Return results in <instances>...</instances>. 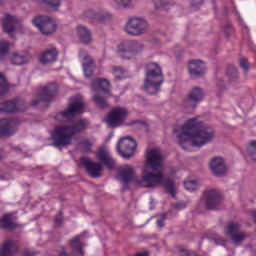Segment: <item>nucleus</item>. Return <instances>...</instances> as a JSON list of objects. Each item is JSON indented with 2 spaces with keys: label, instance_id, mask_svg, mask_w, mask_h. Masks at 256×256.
I'll use <instances>...</instances> for the list:
<instances>
[{
  "label": "nucleus",
  "instance_id": "obj_1",
  "mask_svg": "<svg viewBox=\"0 0 256 256\" xmlns=\"http://www.w3.org/2000/svg\"><path fill=\"white\" fill-rule=\"evenodd\" d=\"M163 156L158 149H152L148 151L147 167L143 170L142 177L137 178L135 176V170L129 166H125L120 170V174L117 176L118 181L124 183L123 189H129L127 183H136L138 187H144L146 189H153L163 183L165 189L172 197H175V184L172 180L165 179L163 176Z\"/></svg>",
  "mask_w": 256,
  "mask_h": 256
},
{
  "label": "nucleus",
  "instance_id": "obj_2",
  "mask_svg": "<svg viewBox=\"0 0 256 256\" xmlns=\"http://www.w3.org/2000/svg\"><path fill=\"white\" fill-rule=\"evenodd\" d=\"M179 139H181L180 147L184 151H189L187 148L189 141L183 139H189L192 147H205L215 139V130L197 117L190 118L185 121Z\"/></svg>",
  "mask_w": 256,
  "mask_h": 256
},
{
  "label": "nucleus",
  "instance_id": "obj_3",
  "mask_svg": "<svg viewBox=\"0 0 256 256\" xmlns=\"http://www.w3.org/2000/svg\"><path fill=\"white\" fill-rule=\"evenodd\" d=\"M88 125L87 120L80 119L74 124L56 126L51 134L53 146L56 148L69 147L73 144V137L85 131Z\"/></svg>",
  "mask_w": 256,
  "mask_h": 256
},
{
  "label": "nucleus",
  "instance_id": "obj_4",
  "mask_svg": "<svg viewBox=\"0 0 256 256\" xmlns=\"http://www.w3.org/2000/svg\"><path fill=\"white\" fill-rule=\"evenodd\" d=\"M163 71L157 63H149L144 80V91L149 95H157L163 85Z\"/></svg>",
  "mask_w": 256,
  "mask_h": 256
},
{
  "label": "nucleus",
  "instance_id": "obj_5",
  "mask_svg": "<svg viewBox=\"0 0 256 256\" xmlns=\"http://www.w3.org/2000/svg\"><path fill=\"white\" fill-rule=\"evenodd\" d=\"M85 110V102L79 97L70 100L66 110L56 114L55 119L59 123H73L77 115H82Z\"/></svg>",
  "mask_w": 256,
  "mask_h": 256
},
{
  "label": "nucleus",
  "instance_id": "obj_6",
  "mask_svg": "<svg viewBox=\"0 0 256 256\" xmlns=\"http://www.w3.org/2000/svg\"><path fill=\"white\" fill-rule=\"evenodd\" d=\"M57 91H59V87L55 83L42 87L33 96L32 106L37 107L38 105H41V103H49L50 101H53L54 97L57 95Z\"/></svg>",
  "mask_w": 256,
  "mask_h": 256
},
{
  "label": "nucleus",
  "instance_id": "obj_7",
  "mask_svg": "<svg viewBox=\"0 0 256 256\" xmlns=\"http://www.w3.org/2000/svg\"><path fill=\"white\" fill-rule=\"evenodd\" d=\"M86 235L87 231H84L82 234L75 236L69 241L72 253H69L65 246H58L56 248V256H84L83 247L85 244L81 243V239Z\"/></svg>",
  "mask_w": 256,
  "mask_h": 256
},
{
  "label": "nucleus",
  "instance_id": "obj_8",
  "mask_svg": "<svg viewBox=\"0 0 256 256\" xmlns=\"http://www.w3.org/2000/svg\"><path fill=\"white\" fill-rule=\"evenodd\" d=\"M205 91L201 87H194L182 101V107L186 113H191L198 104L203 101Z\"/></svg>",
  "mask_w": 256,
  "mask_h": 256
},
{
  "label": "nucleus",
  "instance_id": "obj_9",
  "mask_svg": "<svg viewBox=\"0 0 256 256\" xmlns=\"http://www.w3.org/2000/svg\"><path fill=\"white\" fill-rule=\"evenodd\" d=\"M32 24L39 29L42 35H53L57 31V22L49 16H36L32 19Z\"/></svg>",
  "mask_w": 256,
  "mask_h": 256
},
{
  "label": "nucleus",
  "instance_id": "obj_10",
  "mask_svg": "<svg viewBox=\"0 0 256 256\" xmlns=\"http://www.w3.org/2000/svg\"><path fill=\"white\" fill-rule=\"evenodd\" d=\"M147 20L139 17L130 18L125 25L124 31L132 37H139L147 31Z\"/></svg>",
  "mask_w": 256,
  "mask_h": 256
},
{
  "label": "nucleus",
  "instance_id": "obj_11",
  "mask_svg": "<svg viewBox=\"0 0 256 256\" xmlns=\"http://www.w3.org/2000/svg\"><path fill=\"white\" fill-rule=\"evenodd\" d=\"M116 150L124 159H131L137 151V141L131 137L121 138L116 145Z\"/></svg>",
  "mask_w": 256,
  "mask_h": 256
},
{
  "label": "nucleus",
  "instance_id": "obj_12",
  "mask_svg": "<svg viewBox=\"0 0 256 256\" xmlns=\"http://www.w3.org/2000/svg\"><path fill=\"white\" fill-rule=\"evenodd\" d=\"M203 200L205 203V208L208 211H215L223 204V196L221 195V192L217 190L205 191Z\"/></svg>",
  "mask_w": 256,
  "mask_h": 256
},
{
  "label": "nucleus",
  "instance_id": "obj_13",
  "mask_svg": "<svg viewBox=\"0 0 256 256\" xmlns=\"http://www.w3.org/2000/svg\"><path fill=\"white\" fill-rule=\"evenodd\" d=\"M27 111V103L23 99L9 100L2 103L0 107V113H23Z\"/></svg>",
  "mask_w": 256,
  "mask_h": 256
},
{
  "label": "nucleus",
  "instance_id": "obj_14",
  "mask_svg": "<svg viewBox=\"0 0 256 256\" xmlns=\"http://www.w3.org/2000/svg\"><path fill=\"white\" fill-rule=\"evenodd\" d=\"M226 235H229L234 245H241L245 239V233L241 232V226L235 222L229 223L225 228Z\"/></svg>",
  "mask_w": 256,
  "mask_h": 256
},
{
  "label": "nucleus",
  "instance_id": "obj_15",
  "mask_svg": "<svg viewBox=\"0 0 256 256\" xmlns=\"http://www.w3.org/2000/svg\"><path fill=\"white\" fill-rule=\"evenodd\" d=\"M80 163L85 167L88 175L93 179L101 177L103 172V166L100 163L92 162L87 157L80 158Z\"/></svg>",
  "mask_w": 256,
  "mask_h": 256
},
{
  "label": "nucleus",
  "instance_id": "obj_16",
  "mask_svg": "<svg viewBox=\"0 0 256 256\" xmlns=\"http://www.w3.org/2000/svg\"><path fill=\"white\" fill-rule=\"evenodd\" d=\"M127 119V109L115 108L108 115L107 123L109 127H119Z\"/></svg>",
  "mask_w": 256,
  "mask_h": 256
},
{
  "label": "nucleus",
  "instance_id": "obj_17",
  "mask_svg": "<svg viewBox=\"0 0 256 256\" xmlns=\"http://www.w3.org/2000/svg\"><path fill=\"white\" fill-rule=\"evenodd\" d=\"M59 57V51L55 47L47 48L39 55L41 65H53Z\"/></svg>",
  "mask_w": 256,
  "mask_h": 256
},
{
  "label": "nucleus",
  "instance_id": "obj_18",
  "mask_svg": "<svg viewBox=\"0 0 256 256\" xmlns=\"http://www.w3.org/2000/svg\"><path fill=\"white\" fill-rule=\"evenodd\" d=\"M91 89L95 93H104V95H111V82L106 78H95L92 81Z\"/></svg>",
  "mask_w": 256,
  "mask_h": 256
},
{
  "label": "nucleus",
  "instance_id": "obj_19",
  "mask_svg": "<svg viewBox=\"0 0 256 256\" xmlns=\"http://www.w3.org/2000/svg\"><path fill=\"white\" fill-rule=\"evenodd\" d=\"M20 25H21V21H19V19H17V17L11 16L9 14H6L4 19L2 20L3 31L5 33H8V35H10V37H13V32Z\"/></svg>",
  "mask_w": 256,
  "mask_h": 256
},
{
  "label": "nucleus",
  "instance_id": "obj_20",
  "mask_svg": "<svg viewBox=\"0 0 256 256\" xmlns=\"http://www.w3.org/2000/svg\"><path fill=\"white\" fill-rule=\"evenodd\" d=\"M143 49V44L137 41H126L119 45L118 51L120 53H131L132 55H137V53H141Z\"/></svg>",
  "mask_w": 256,
  "mask_h": 256
},
{
  "label": "nucleus",
  "instance_id": "obj_21",
  "mask_svg": "<svg viewBox=\"0 0 256 256\" xmlns=\"http://www.w3.org/2000/svg\"><path fill=\"white\" fill-rule=\"evenodd\" d=\"M96 158L98 161H100V163H102V165H105L107 169L111 170L115 168V159H113V156H111L109 150L105 148H99L96 154Z\"/></svg>",
  "mask_w": 256,
  "mask_h": 256
},
{
  "label": "nucleus",
  "instance_id": "obj_22",
  "mask_svg": "<svg viewBox=\"0 0 256 256\" xmlns=\"http://www.w3.org/2000/svg\"><path fill=\"white\" fill-rule=\"evenodd\" d=\"M210 169L216 177H223L227 173V166L225 160L221 157H215L210 162Z\"/></svg>",
  "mask_w": 256,
  "mask_h": 256
},
{
  "label": "nucleus",
  "instance_id": "obj_23",
  "mask_svg": "<svg viewBox=\"0 0 256 256\" xmlns=\"http://www.w3.org/2000/svg\"><path fill=\"white\" fill-rule=\"evenodd\" d=\"M17 129L15 128V120L13 119H0V136L11 137L15 135Z\"/></svg>",
  "mask_w": 256,
  "mask_h": 256
},
{
  "label": "nucleus",
  "instance_id": "obj_24",
  "mask_svg": "<svg viewBox=\"0 0 256 256\" xmlns=\"http://www.w3.org/2000/svg\"><path fill=\"white\" fill-rule=\"evenodd\" d=\"M188 71L192 79H197L205 75V63L200 60H192L189 63Z\"/></svg>",
  "mask_w": 256,
  "mask_h": 256
},
{
  "label": "nucleus",
  "instance_id": "obj_25",
  "mask_svg": "<svg viewBox=\"0 0 256 256\" xmlns=\"http://www.w3.org/2000/svg\"><path fill=\"white\" fill-rule=\"evenodd\" d=\"M19 250L17 241L7 240L0 248V256H13Z\"/></svg>",
  "mask_w": 256,
  "mask_h": 256
},
{
  "label": "nucleus",
  "instance_id": "obj_26",
  "mask_svg": "<svg viewBox=\"0 0 256 256\" xmlns=\"http://www.w3.org/2000/svg\"><path fill=\"white\" fill-rule=\"evenodd\" d=\"M77 35L81 41V43H84V45H89L91 43V31L87 29L85 26H78L77 27Z\"/></svg>",
  "mask_w": 256,
  "mask_h": 256
},
{
  "label": "nucleus",
  "instance_id": "obj_27",
  "mask_svg": "<svg viewBox=\"0 0 256 256\" xmlns=\"http://www.w3.org/2000/svg\"><path fill=\"white\" fill-rule=\"evenodd\" d=\"M13 65H26L31 61V56L27 53H14L11 58Z\"/></svg>",
  "mask_w": 256,
  "mask_h": 256
},
{
  "label": "nucleus",
  "instance_id": "obj_28",
  "mask_svg": "<svg viewBox=\"0 0 256 256\" xmlns=\"http://www.w3.org/2000/svg\"><path fill=\"white\" fill-rule=\"evenodd\" d=\"M0 227L1 229H7L8 231H11L17 228V224L13 222L12 216L10 214H6L0 219Z\"/></svg>",
  "mask_w": 256,
  "mask_h": 256
},
{
  "label": "nucleus",
  "instance_id": "obj_29",
  "mask_svg": "<svg viewBox=\"0 0 256 256\" xmlns=\"http://www.w3.org/2000/svg\"><path fill=\"white\" fill-rule=\"evenodd\" d=\"M93 65V59L90 56H85L83 62V71L86 78H89L93 75Z\"/></svg>",
  "mask_w": 256,
  "mask_h": 256
},
{
  "label": "nucleus",
  "instance_id": "obj_30",
  "mask_svg": "<svg viewBox=\"0 0 256 256\" xmlns=\"http://www.w3.org/2000/svg\"><path fill=\"white\" fill-rule=\"evenodd\" d=\"M112 75L114 76L116 81H121L125 79L127 71L121 66H112Z\"/></svg>",
  "mask_w": 256,
  "mask_h": 256
},
{
  "label": "nucleus",
  "instance_id": "obj_31",
  "mask_svg": "<svg viewBox=\"0 0 256 256\" xmlns=\"http://www.w3.org/2000/svg\"><path fill=\"white\" fill-rule=\"evenodd\" d=\"M37 1H40V3H43V5H45L52 11H59V8L61 7V0H37Z\"/></svg>",
  "mask_w": 256,
  "mask_h": 256
},
{
  "label": "nucleus",
  "instance_id": "obj_32",
  "mask_svg": "<svg viewBox=\"0 0 256 256\" xmlns=\"http://www.w3.org/2000/svg\"><path fill=\"white\" fill-rule=\"evenodd\" d=\"M86 17L90 19H95L96 21H104L107 16L103 12H97L95 10H87L85 12Z\"/></svg>",
  "mask_w": 256,
  "mask_h": 256
},
{
  "label": "nucleus",
  "instance_id": "obj_33",
  "mask_svg": "<svg viewBox=\"0 0 256 256\" xmlns=\"http://www.w3.org/2000/svg\"><path fill=\"white\" fill-rule=\"evenodd\" d=\"M91 147H93V143L89 139H83L79 143V149L82 153H91Z\"/></svg>",
  "mask_w": 256,
  "mask_h": 256
},
{
  "label": "nucleus",
  "instance_id": "obj_34",
  "mask_svg": "<svg viewBox=\"0 0 256 256\" xmlns=\"http://www.w3.org/2000/svg\"><path fill=\"white\" fill-rule=\"evenodd\" d=\"M7 93H9V85L5 76L0 73V97H5Z\"/></svg>",
  "mask_w": 256,
  "mask_h": 256
},
{
  "label": "nucleus",
  "instance_id": "obj_35",
  "mask_svg": "<svg viewBox=\"0 0 256 256\" xmlns=\"http://www.w3.org/2000/svg\"><path fill=\"white\" fill-rule=\"evenodd\" d=\"M247 153L253 161H256V140H252L248 143Z\"/></svg>",
  "mask_w": 256,
  "mask_h": 256
},
{
  "label": "nucleus",
  "instance_id": "obj_36",
  "mask_svg": "<svg viewBox=\"0 0 256 256\" xmlns=\"http://www.w3.org/2000/svg\"><path fill=\"white\" fill-rule=\"evenodd\" d=\"M116 9H127L133 4V0H114Z\"/></svg>",
  "mask_w": 256,
  "mask_h": 256
},
{
  "label": "nucleus",
  "instance_id": "obj_37",
  "mask_svg": "<svg viewBox=\"0 0 256 256\" xmlns=\"http://www.w3.org/2000/svg\"><path fill=\"white\" fill-rule=\"evenodd\" d=\"M93 101L94 103H96V105L98 107H100V109H105V107H108L109 103H107V100L105 99V97L99 96V95H95L93 97Z\"/></svg>",
  "mask_w": 256,
  "mask_h": 256
},
{
  "label": "nucleus",
  "instance_id": "obj_38",
  "mask_svg": "<svg viewBox=\"0 0 256 256\" xmlns=\"http://www.w3.org/2000/svg\"><path fill=\"white\" fill-rule=\"evenodd\" d=\"M9 47H11V43L7 41L0 42V61L5 55H7V53H9Z\"/></svg>",
  "mask_w": 256,
  "mask_h": 256
},
{
  "label": "nucleus",
  "instance_id": "obj_39",
  "mask_svg": "<svg viewBox=\"0 0 256 256\" xmlns=\"http://www.w3.org/2000/svg\"><path fill=\"white\" fill-rule=\"evenodd\" d=\"M227 75L230 81H235V79L239 77V74L237 73V68L233 65H229L227 68Z\"/></svg>",
  "mask_w": 256,
  "mask_h": 256
},
{
  "label": "nucleus",
  "instance_id": "obj_40",
  "mask_svg": "<svg viewBox=\"0 0 256 256\" xmlns=\"http://www.w3.org/2000/svg\"><path fill=\"white\" fill-rule=\"evenodd\" d=\"M184 187L187 191H197V181L192 180L184 183Z\"/></svg>",
  "mask_w": 256,
  "mask_h": 256
},
{
  "label": "nucleus",
  "instance_id": "obj_41",
  "mask_svg": "<svg viewBox=\"0 0 256 256\" xmlns=\"http://www.w3.org/2000/svg\"><path fill=\"white\" fill-rule=\"evenodd\" d=\"M191 9L197 11L201 5H203V0H190Z\"/></svg>",
  "mask_w": 256,
  "mask_h": 256
},
{
  "label": "nucleus",
  "instance_id": "obj_42",
  "mask_svg": "<svg viewBox=\"0 0 256 256\" xmlns=\"http://www.w3.org/2000/svg\"><path fill=\"white\" fill-rule=\"evenodd\" d=\"M154 3L156 9H159V7H165L166 5H169V0H155Z\"/></svg>",
  "mask_w": 256,
  "mask_h": 256
},
{
  "label": "nucleus",
  "instance_id": "obj_43",
  "mask_svg": "<svg viewBox=\"0 0 256 256\" xmlns=\"http://www.w3.org/2000/svg\"><path fill=\"white\" fill-rule=\"evenodd\" d=\"M240 67H242V69H244V71H247V69H249V62L247 61V59L242 58L240 60Z\"/></svg>",
  "mask_w": 256,
  "mask_h": 256
},
{
  "label": "nucleus",
  "instance_id": "obj_44",
  "mask_svg": "<svg viewBox=\"0 0 256 256\" xmlns=\"http://www.w3.org/2000/svg\"><path fill=\"white\" fill-rule=\"evenodd\" d=\"M165 219H167V214H162L161 219L157 220V226L158 227H163V225L165 223Z\"/></svg>",
  "mask_w": 256,
  "mask_h": 256
},
{
  "label": "nucleus",
  "instance_id": "obj_45",
  "mask_svg": "<svg viewBox=\"0 0 256 256\" xmlns=\"http://www.w3.org/2000/svg\"><path fill=\"white\" fill-rule=\"evenodd\" d=\"M55 223H56V225H61V223H63V216L61 215V213L56 215Z\"/></svg>",
  "mask_w": 256,
  "mask_h": 256
},
{
  "label": "nucleus",
  "instance_id": "obj_46",
  "mask_svg": "<svg viewBox=\"0 0 256 256\" xmlns=\"http://www.w3.org/2000/svg\"><path fill=\"white\" fill-rule=\"evenodd\" d=\"M226 240L216 235V245H225Z\"/></svg>",
  "mask_w": 256,
  "mask_h": 256
},
{
  "label": "nucleus",
  "instance_id": "obj_47",
  "mask_svg": "<svg viewBox=\"0 0 256 256\" xmlns=\"http://www.w3.org/2000/svg\"><path fill=\"white\" fill-rule=\"evenodd\" d=\"M189 254V250L183 247L179 248V256H187Z\"/></svg>",
  "mask_w": 256,
  "mask_h": 256
},
{
  "label": "nucleus",
  "instance_id": "obj_48",
  "mask_svg": "<svg viewBox=\"0 0 256 256\" xmlns=\"http://www.w3.org/2000/svg\"><path fill=\"white\" fill-rule=\"evenodd\" d=\"M24 256H35V252H31L29 250L24 251Z\"/></svg>",
  "mask_w": 256,
  "mask_h": 256
},
{
  "label": "nucleus",
  "instance_id": "obj_49",
  "mask_svg": "<svg viewBox=\"0 0 256 256\" xmlns=\"http://www.w3.org/2000/svg\"><path fill=\"white\" fill-rule=\"evenodd\" d=\"M135 256H149V252H147V251H144V252H138V253H136V255Z\"/></svg>",
  "mask_w": 256,
  "mask_h": 256
},
{
  "label": "nucleus",
  "instance_id": "obj_50",
  "mask_svg": "<svg viewBox=\"0 0 256 256\" xmlns=\"http://www.w3.org/2000/svg\"><path fill=\"white\" fill-rule=\"evenodd\" d=\"M187 256H198L197 255V252H195V251H191V250H189L188 251V254H186Z\"/></svg>",
  "mask_w": 256,
  "mask_h": 256
},
{
  "label": "nucleus",
  "instance_id": "obj_51",
  "mask_svg": "<svg viewBox=\"0 0 256 256\" xmlns=\"http://www.w3.org/2000/svg\"><path fill=\"white\" fill-rule=\"evenodd\" d=\"M176 209H183V204L177 203L175 204Z\"/></svg>",
  "mask_w": 256,
  "mask_h": 256
},
{
  "label": "nucleus",
  "instance_id": "obj_52",
  "mask_svg": "<svg viewBox=\"0 0 256 256\" xmlns=\"http://www.w3.org/2000/svg\"><path fill=\"white\" fill-rule=\"evenodd\" d=\"M120 57H122V59H129V56H124L123 54H120Z\"/></svg>",
  "mask_w": 256,
  "mask_h": 256
},
{
  "label": "nucleus",
  "instance_id": "obj_53",
  "mask_svg": "<svg viewBox=\"0 0 256 256\" xmlns=\"http://www.w3.org/2000/svg\"><path fill=\"white\" fill-rule=\"evenodd\" d=\"M1 159H3V156L1 155V151H0V161H1Z\"/></svg>",
  "mask_w": 256,
  "mask_h": 256
},
{
  "label": "nucleus",
  "instance_id": "obj_54",
  "mask_svg": "<svg viewBox=\"0 0 256 256\" xmlns=\"http://www.w3.org/2000/svg\"><path fill=\"white\" fill-rule=\"evenodd\" d=\"M0 5H3V0H0Z\"/></svg>",
  "mask_w": 256,
  "mask_h": 256
}]
</instances>
